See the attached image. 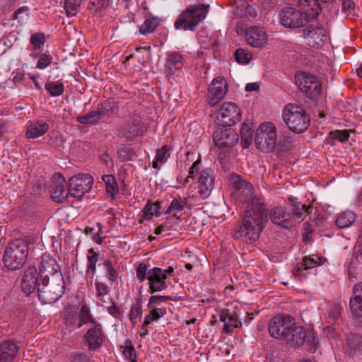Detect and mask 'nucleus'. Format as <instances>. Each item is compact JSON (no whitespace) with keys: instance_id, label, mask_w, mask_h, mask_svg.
Returning <instances> with one entry per match:
<instances>
[{"instance_id":"f257e3e1","label":"nucleus","mask_w":362,"mask_h":362,"mask_svg":"<svg viewBox=\"0 0 362 362\" xmlns=\"http://www.w3.org/2000/svg\"><path fill=\"white\" fill-rule=\"evenodd\" d=\"M267 212L264 202L255 201L250 207L245 208L242 224L235 232V237H243L255 241L259 237L267 222Z\"/></svg>"},{"instance_id":"f03ea898","label":"nucleus","mask_w":362,"mask_h":362,"mask_svg":"<svg viewBox=\"0 0 362 362\" xmlns=\"http://www.w3.org/2000/svg\"><path fill=\"white\" fill-rule=\"evenodd\" d=\"M313 209L311 204L306 206L289 198L285 206H275L270 210L269 218L274 224L288 228L295 224L296 220L301 218L304 214H310Z\"/></svg>"},{"instance_id":"7ed1b4c3","label":"nucleus","mask_w":362,"mask_h":362,"mask_svg":"<svg viewBox=\"0 0 362 362\" xmlns=\"http://www.w3.org/2000/svg\"><path fill=\"white\" fill-rule=\"evenodd\" d=\"M29 252V243L25 238H16L6 247L3 263L7 269L15 271L26 262Z\"/></svg>"},{"instance_id":"20e7f679","label":"nucleus","mask_w":362,"mask_h":362,"mask_svg":"<svg viewBox=\"0 0 362 362\" xmlns=\"http://www.w3.org/2000/svg\"><path fill=\"white\" fill-rule=\"evenodd\" d=\"M282 117L288 128L296 134L305 132L310 125L309 114L297 104H287L283 109Z\"/></svg>"},{"instance_id":"39448f33","label":"nucleus","mask_w":362,"mask_h":362,"mask_svg":"<svg viewBox=\"0 0 362 362\" xmlns=\"http://www.w3.org/2000/svg\"><path fill=\"white\" fill-rule=\"evenodd\" d=\"M209 5H189L180 13L174 23L176 30L194 31L198 25L204 20L209 12Z\"/></svg>"},{"instance_id":"423d86ee","label":"nucleus","mask_w":362,"mask_h":362,"mask_svg":"<svg viewBox=\"0 0 362 362\" xmlns=\"http://www.w3.org/2000/svg\"><path fill=\"white\" fill-rule=\"evenodd\" d=\"M65 283L64 277L40 279L37 287L39 300L43 304L57 302L64 293Z\"/></svg>"},{"instance_id":"0eeeda50","label":"nucleus","mask_w":362,"mask_h":362,"mask_svg":"<svg viewBox=\"0 0 362 362\" xmlns=\"http://www.w3.org/2000/svg\"><path fill=\"white\" fill-rule=\"evenodd\" d=\"M285 339L288 344L293 347H299L306 344L310 352L314 353L318 348V339L314 332L306 331L303 327L296 323L289 329Z\"/></svg>"},{"instance_id":"6e6552de","label":"nucleus","mask_w":362,"mask_h":362,"mask_svg":"<svg viewBox=\"0 0 362 362\" xmlns=\"http://www.w3.org/2000/svg\"><path fill=\"white\" fill-rule=\"evenodd\" d=\"M277 141L276 126L271 122L262 123L256 130L255 142L257 148L262 152L269 153L274 150Z\"/></svg>"},{"instance_id":"1a4fd4ad","label":"nucleus","mask_w":362,"mask_h":362,"mask_svg":"<svg viewBox=\"0 0 362 362\" xmlns=\"http://www.w3.org/2000/svg\"><path fill=\"white\" fill-rule=\"evenodd\" d=\"M231 185L233 188V197L236 200L246 204V207H250L256 200L263 202L261 197H257L253 194V187L249 182L242 179L238 175L232 176Z\"/></svg>"},{"instance_id":"9d476101","label":"nucleus","mask_w":362,"mask_h":362,"mask_svg":"<svg viewBox=\"0 0 362 362\" xmlns=\"http://www.w3.org/2000/svg\"><path fill=\"white\" fill-rule=\"evenodd\" d=\"M296 83L299 90L308 98L315 100L321 93V84L317 78L305 72L298 74L296 76Z\"/></svg>"},{"instance_id":"9b49d317","label":"nucleus","mask_w":362,"mask_h":362,"mask_svg":"<svg viewBox=\"0 0 362 362\" xmlns=\"http://www.w3.org/2000/svg\"><path fill=\"white\" fill-rule=\"evenodd\" d=\"M295 323L294 318L289 315H277L269 322V332L275 339H284Z\"/></svg>"},{"instance_id":"f8f14e48","label":"nucleus","mask_w":362,"mask_h":362,"mask_svg":"<svg viewBox=\"0 0 362 362\" xmlns=\"http://www.w3.org/2000/svg\"><path fill=\"white\" fill-rule=\"evenodd\" d=\"M281 25L288 28H298L307 23L306 16L299 10L293 7L284 8L279 13Z\"/></svg>"},{"instance_id":"ddd939ff","label":"nucleus","mask_w":362,"mask_h":362,"mask_svg":"<svg viewBox=\"0 0 362 362\" xmlns=\"http://www.w3.org/2000/svg\"><path fill=\"white\" fill-rule=\"evenodd\" d=\"M93 179L89 174H79L69 179V193L71 197L80 199L90 190Z\"/></svg>"},{"instance_id":"4468645a","label":"nucleus","mask_w":362,"mask_h":362,"mask_svg":"<svg viewBox=\"0 0 362 362\" xmlns=\"http://www.w3.org/2000/svg\"><path fill=\"white\" fill-rule=\"evenodd\" d=\"M228 88L227 81L223 77L218 76L211 81L208 88V102L210 106H215L223 99Z\"/></svg>"},{"instance_id":"2eb2a0df","label":"nucleus","mask_w":362,"mask_h":362,"mask_svg":"<svg viewBox=\"0 0 362 362\" xmlns=\"http://www.w3.org/2000/svg\"><path fill=\"white\" fill-rule=\"evenodd\" d=\"M38 272L40 279L56 278L57 275L63 277L60 267L57 260L52 258L50 255L45 253L41 256V262L39 266Z\"/></svg>"},{"instance_id":"dca6fc26","label":"nucleus","mask_w":362,"mask_h":362,"mask_svg":"<svg viewBox=\"0 0 362 362\" xmlns=\"http://www.w3.org/2000/svg\"><path fill=\"white\" fill-rule=\"evenodd\" d=\"M40 274L35 267H29L20 278L21 288L23 293L29 296L37 289Z\"/></svg>"},{"instance_id":"f3484780","label":"nucleus","mask_w":362,"mask_h":362,"mask_svg":"<svg viewBox=\"0 0 362 362\" xmlns=\"http://www.w3.org/2000/svg\"><path fill=\"white\" fill-rule=\"evenodd\" d=\"M304 33L308 45L313 47H321L329 40L328 30L321 26L310 25Z\"/></svg>"},{"instance_id":"a211bd4d","label":"nucleus","mask_w":362,"mask_h":362,"mask_svg":"<svg viewBox=\"0 0 362 362\" xmlns=\"http://www.w3.org/2000/svg\"><path fill=\"white\" fill-rule=\"evenodd\" d=\"M221 120L226 126L231 127L241 119L239 107L234 103H224L218 111Z\"/></svg>"},{"instance_id":"6ab92c4d","label":"nucleus","mask_w":362,"mask_h":362,"mask_svg":"<svg viewBox=\"0 0 362 362\" xmlns=\"http://www.w3.org/2000/svg\"><path fill=\"white\" fill-rule=\"evenodd\" d=\"M213 139L215 145L219 148L230 147L237 144L238 135L232 128L221 127L214 132Z\"/></svg>"},{"instance_id":"aec40b11","label":"nucleus","mask_w":362,"mask_h":362,"mask_svg":"<svg viewBox=\"0 0 362 362\" xmlns=\"http://www.w3.org/2000/svg\"><path fill=\"white\" fill-rule=\"evenodd\" d=\"M64 177L61 175L55 174L52 184L50 185V193L52 199L56 202H64L69 193V187Z\"/></svg>"},{"instance_id":"412c9836","label":"nucleus","mask_w":362,"mask_h":362,"mask_svg":"<svg viewBox=\"0 0 362 362\" xmlns=\"http://www.w3.org/2000/svg\"><path fill=\"white\" fill-rule=\"evenodd\" d=\"M214 186V177L213 170L205 168L200 172L198 178V194L204 199L209 197Z\"/></svg>"},{"instance_id":"4be33fe9","label":"nucleus","mask_w":362,"mask_h":362,"mask_svg":"<svg viewBox=\"0 0 362 362\" xmlns=\"http://www.w3.org/2000/svg\"><path fill=\"white\" fill-rule=\"evenodd\" d=\"M84 340L89 349L97 350L99 349L105 340V334L101 324L97 322L93 325V327L88 329L84 335Z\"/></svg>"},{"instance_id":"5701e85b","label":"nucleus","mask_w":362,"mask_h":362,"mask_svg":"<svg viewBox=\"0 0 362 362\" xmlns=\"http://www.w3.org/2000/svg\"><path fill=\"white\" fill-rule=\"evenodd\" d=\"M245 38L251 47L260 48L267 44L268 35L264 28L252 26L246 30Z\"/></svg>"},{"instance_id":"b1692460","label":"nucleus","mask_w":362,"mask_h":362,"mask_svg":"<svg viewBox=\"0 0 362 362\" xmlns=\"http://www.w3.org/2000/svg\"><path fill=\"white\" fill-rule=\"evenodd\" d=\"M165 280V276L163 274V269L161 268L153 267L148 269L149 292L153 293L165 290L168 288Z\"/></svg>"},{"instance_id":"393cba45","label":"nucleus","mask_w":362,"mask_h":362,"mask_svg":"<svg viewBox=\"0 0 362 362\" xmlns=\"http://www.w3.org/2000/svg\"><path fill=\"white\" fill-rule=\"evenodd\" d=\"M19 351V346L14 340H6L0 344V362H11Z\"/></svg>"},{"instance_id":"a878e982","label":"nucleus","mask_w":362,"mask_h":362,"mask_svg":"<svg viewBox=\"0 0 362 362\" xmlns=\"http://www.w3.org/2000/svg\"><path fill=\"white\" fill-rule=\"evenodd\" d=\"M351 313L357 317L362 318V283H358L353 288V296L349 300Z\"/></svg>"},{"instance_id":"bb28decb","label":"nucleus","mask_w":362,"mask_h":362,"mask_svg":"<svg viewBox=\"0 0 362 362\" xmlns=\"http://www.w3.org/2000/svg\"><path fill=\"white\" fill-rule=\"evenodd\" d=\"M219 319L224 322L223 331L226 333H231L233 329L241 325L238 320L236 311L230 310L228 308L223 309L219 314Z\"/></svg>"},{"instance_id":"cd10ccee","label":"nucleus","mask_w":362,"mask_h":362,"mask_svg":"<svg viewBox=\"0 0 362 362\" xmlns=\"http://www.w3.org/2000/svg\"><path fill=\"white\" fill-rule=\"evenodd\" d=\"M184 65L182 55L177 52H169L165 62V74L173 76L177 71L182 69Z\"/></svg>"},{"instance_id":"c85d7f7f","label":"nucleus","mask_w":362,"mask_h":362,"mask_svg":"<svg viewBox=\"0 0 362 362\" xmlns=\"http://www.w3.org/2000/svg\"><path fill=\"white\" fill-rule=\"evenodd\" d=\"M344 349L351 357L362 355V336L349 334Z\"/></svg>"},{"instance_id":"c756f323","label":"nucleus","mask_w":362,"mask_h":362,"mask_svg":"<svg viewBox=\"0 0 362 362\" xmlns=\"http://www.w3.org/2000/svg\"><path fill=\"white\" fill-rule=\"evenodd\" d=\"M49 129V125L42 120L30 122L26 129V137L28 139H36L47 133Z\"/></svg>"},{"instance_id":"7c9ffc66","label":"nucleus","mask_w":362,"mask_h":362,"mask_svg":"<svg viewBox=\"0 0 362 362\" xmlns=\"http://www.w3.org/2000/svg\"><path fill=\"white\" fill-rule=\"evenodd\" d=\"M64 323L68 327L78 329L83 326V322H80V317L75 307L67 306L65 308Z\"/></svg>"},{"instance_id":"2f4dec72","label":"nucleus","mask_w":362,"mask_h":362,"mask_svg":"<svg viewBox=\"0 0 362 362\" xmlns=\"http://www.w3.org/2000/svg\"><path fill=\"white\" fill-rule=\"evenodd\" d=\"M162 202L156 201L153 203L148 200L142 210V218L145 220H151L154 216L158 217L160 215V209Z\"/></svg>"},{"instance_id":"473e14b6","label":"nucleus","mask_w":362,"mask_h":362,"mask_svg":"<svg viewBox=\"0 0 362 362\" xmlns=\"http://www.w3.org/2000/svg\"><path fill=\"white\" fill-rule=\"evenodd\" d=\"M356 216L351 211H346L341 213L335 221L336 225L340 228H348L351 226L356 220Z\"/></svg>"},{"instance_id":"72a5a7b5","label":"nucleus","mask_w":362,"mask_h":362,"mask_svg":"<svg viewBox=\"0 0 362 362\" xmlns=\"http://www.w3.org/2000/svg\"><path fill=\"white\" fill-rule=\"evenodd\" d=\"M185 209V203L180 199H173L164 214H172L173 218L180 219L182 215V211Z\"/></svg>"},{"instance_id":"f704fd0d","label":"nucleus","mask_w":362,"mask_h":362,"mask_svg":"<svg viewBox=\"0 0 362 362\" xmlns=\"http://www.w3.org/2000/svg\"><path fill=\"white\" fill-rule=\"evenodd\" d=\"M349 136V131L346 129L331 131L325 141L327 144L334 145L336 141H339L340 142H345L348 141Z\"/></svg>"},{"instance_id":"c9c22d12","label":"nucleus","mask_w":362,"mask_h":362,"mask_svg":"<svg viewBox=\"0 0 362 362\" xmlns=\"http://www.w3.org/2000/svg\"><path fill=\"white\" fill-rule=\"evenodd\" d=\"M303 11L305 16L310 18H316L321 13L322 8L318 0H310L308 4L303 6Z\"/></svg>"},{"instance_id":"e433bc0d","label":"nucleus","mask_w":362,"mask_h":362,"mask_svg":"<svg viewBox=\"0 0 362 362\" xmlns=\"http://www.w3.org/2000/svg\"><path fill=\"white\" fill-rule=\"evenodd\" d=\"M103 113L99 110H93L86 115L78 116L76 121L83 124H95L101 119Z\"/></svg>"},{"instance_id":"4c0bfd02","label":"nucleus","mask_w":362,"mask_h":362,"mask_svg":"<svg viewBox=\"0 0 362 362\" xmlns=\"http://www.w3.org/2000/svg\"><path fill=\"white\" fill-rule=\"evenodd\" d=\"M325 261L326 259L322 257H319L317 255H312L303 258L302 267H303V269L306 270L322 265L325 262Z\"/></svg>"},{"instance_id":"58836bf2","label":"nucleus","mask_w":362,"mask_h":362,"mask_svg":"<svg viewBox=\"0 0 362 362\" xmlns=\"http://www.w3.org/2000/svg\"><path fill=\"white\" fill-rule=\"evenodd\" d=\"M120 134L126 141H131L139 134V127L137 124H127L121 128Z\"/></svg>"},{"instance_id":"ea45409f","label":"nucleus","mask_w":362,"mask_h":362,"mask_svg":"<svg viewBox=\"0 0 362 362\" xmlns=\"http://www.w3.org/2000/svg\"><path fill=\"white\" fill-rule=\"evenodd\" d=\"M105 184L106 191L113 197L119 192L117 182L114 175H104L102 177Z\"/></svg>"},{"instance_id":"a19ab883","label":"nucleus","mask_w":362,"mask_h":362,"mask_svg":"<svg viewBox=\"0 0 362 362\" xmlns=\"http://www.w3.org/2000/svg\"><path fill=\"white\" fill-rule=\"evenodd\" d=\"M45 90L52 96H59L64 91V86L62 83H56L54 81H49L45 84Z\"/></svg>"},{"instance_id":"79ce46f5","label":"nucleus","mask_w":362,"mask_h":362,"mask_svg":"<svg viewBox=\"0 0 362 362\" xmlns=\"http://www.w3.org/2000/svg\"><path fill=\"white\" fill-rule=\"evenodd\" d=\"M88 271L90 272L92 275L96 273V264L98 259V254L93 248L88 250Z\"/></svg>"},{"instance_id":"37998d69","label":"nucleus","mask_w":362,"mask_h":362,"mask_svg":"<svg viewBox=\"0 0 362 362\" xmlns=\"http://www.w3.org/2000/svg\"><path fill=\"white\" fill-rule=\"evenodd\" d=\"M108 6V0H90L88 8L93 14H97Z\"/></svg>"},{"instance_id":"c03bdc74","label":"nucleus","mask_w":362,"mask_h":362,"mask_svg":"<svg viewBox=\"0 0 362 362\" xmlns=\"http://www.w3.org/2000/svg\"><path fill=\"white\" fill-rule=\"evenodd\" d=\"M78 317H80V322H83V325L87 323H90L92 325L97 323L92 317L90 309L86 305L81 306Z\"/></svg>"},{"instance_id":"a18cd8bd","label":"nucleus","mask_w":362,"mask_h":362,"mask_svg":"<svg viewBox=\"0 0 362 362\" xmlns=\"http://www.w3.org/2000/svg\"><path fill=\"white\" fill-rule=\"evenodd\" d=\"M158 25V22L156 18L146 19L140 26L139 32L143 35H147L153 32Z\"/></svg>"},{"instance_id":"49530a36","label":"nucleus","mask_w":362,"mask_h":362,"mask_svg":"<svg viewBox=\"0 0 362 362\" xmlns=\"http://www.w3.org/2000/svg\"><path fill=\"white\" fill-rule=\"evenodd\" d=\"M241 139L245 142V144L247 146L250 145L252 140L253 130L248 124L244 122L240 129Z\"/></svg>"},{"instance_id":"de8ad7c7","label":"nucleus","mask_w":362,"mask_h":362,"mask_svg":"<svg viewBox=\"0 0 362 362\" xmlns=\"http://www.w3.org/2000/svg\"><path fill=\"white\" fill-rule=\"evenodd\" d=\"M82 0H65L64 8L68 16H75L81 6Z\"/></svg>"},{"instance_id":"09e8293b","label":"nucleus","mask_w":362,"mask_h":362,"mask_svg":"<svg viewBox=\"0 0 362 362\" xmlns=\"http://www.w3.org/2000/svg\"><path fill=\"white\" fill-rule=\"evenodd\" d=\"M105 272L107 273V278L111 282H114L118 277V272L115 267L112 261L107 259L103 262Z\"/></svg>"},{"instance_id":"8fccbe9b","label":"nucleus","mask_w":362,"mask_h":362,"mask_svg":"<svg viewBox=\"0 0 362 362\" xmlns=\"http://www.w3.org/2000/svg\"><path fill=\"white\" fill-rule=\"evenodd\" d=\"M46 41L45 35L43 33L39 32L31 35L30 42L33 46L34 50L40 49Z\"/></svg>"},{"instance_id":"3c124183","label":"nucleus","mask_w":362,"mask_h":362,"mask_svg":"<svg viewBox=\"0 0 362 362\" xmlns=\"http://www.w3.org/2000/svg\"><path fill=\"white\" fill-rule=\"evenodd\" d=\"M142 301L141 300H138L135 305H133L130 313H129V320L133 325L136 324V320L137 317H141L142 315Z\"/></svg>"},{"instance_id":"603ef678","label":"nucleus","mask_w":362,"mask_h":362,"mask_svg":"<svg viewBox=\"0 0 362 362\" xmlns=\"http://www.w3.org/2000/svg\"><path fill=\"white\" fill-rule=\"evenodd\" d=\"M236 61L240 64H247L252 58V54L247 50L239 48L235 52Z\"/></svg>"},{"instance_id":"864d4df0","label":"nucleus","mask_w":362,"mask_h":362,"mask_svg":"<svg viewBox=\"0 0 362 362\" xmlns=\"http://www.w3.org/2000/svg\"><path fill=\"white\" fill-rule=\"evenodd\" d=\"M95 288L97 291V296L103 303H108L105 297L108 296V288L105 283L96 282Z\"/></svg>"},{"instance_id":"5fc2aeb1","label":"nucleus","mask_w":362,"mask_h":362,"mask_svg":"<svg viewBox=\"0 0 362 362\" xmlns=\"http://www.w3.org/2000/svg\"><path fill=\"white\" fill-rule=\"evenodd\" d=\"M91 354L84 352H73L70 355V362H90Z\"/></svg>"},{"instance_id":"6e6d98bb","label":"nucleus","mask_w":362,"mask_h":362,"mask_svg":"<svg viewBox=\"0 0 362 362\" xmlns=\"http://www.w3.org/2000/svg\"><path fill=\"white\" fill-rule=\"evenodd\" d=\"M52 61V57L50 55L45 53L40 54L36 67L39 69H45L51 64Z\"/></svg>"},{"instance_id":"4d7b16f0","label":"nucleus","mask_w":362,"mask_h":362,"mask_svg":"<svg viewBox=\"0 0 362 362\" xmlns=\"http://www.w3.org/2000/svg\"><path fill=\"white\" fill-rule=\"evenodd\" d=\"M341 2L342 11L346 15L353 14L356 13V7L353 0H339Z\"/></svg>"},{"instance_id":"13d9d810","label":"nucleus","mask_w":362,"mask_h":362,"mask_svg":"<svg viewBox=\"0 0 362 362\" xmlns=\"http://www.w3.org/2000/svg\"><path fill=\"white\" fill-rule=\"evenodd\" d=\"M107 303H110L111 305L107 306L106 309L110 315L117 318L122 315V311L117 306L116 303L110 296L107 298Z\"/></svg>"},{"instance_id":"bf43d9fd","label":"nucleus","mask_w":362,"mask_h":362,"mask_svg":"<svg viewBox=\"0 0 362 362\" xmlns=\"http://www.w3.org/2000/svg\"><path fill=\"white\" fill-rule=\"evenodd\" d=\"M148 270L147 266L144 263H141L136 268V277L141 281L148 279Z\"/></svg>"},{"instance_id":"052dcab7","label":"nucleus","mask_w":362,"mask_h":362,"mask_svg":"<svg viewBox=\"0 0 362 362\" xmlns=\"http://www.w3.org/2000/svg\"><path fill=\"white\" fill-rule=\"evenodd\" d=\"M167 300H173V298L168 296L154 295L150 297L148 307L152 308L153 304H159L161 302H166Z\"/></svg>"},{"instance_id":"680f3d73","label":"nucleus","mask_w":362,"mask_h":362,"mask_svg":"<svg viewBox=\"0 0 362 362\" xmlns=\"http://www.w3.org/2000/svg\"><path fill=\"white\" fill-rule=\"evenodd\" d=\"M151 310L149 312L152 319L154 321L159 320L160 317H163L166 314V308H156L152 306Z\"/></svg>"},{"instance_id":"e2e57ef3","label":"nucleus","mask_w":362,"mask_h":362,"mask_svg":"<svg viewBox=\"0 0 362 362\" xmlns=\"http://www.w3.org/2000/svg\"><path fill=\"white\" fill-rule=\"evenodd\" d=\"M201 164V160L198 159L189 168V175L186 177L185 180V183H187L189 181V179H193L194 176L197 174L199 170V165Z\"/></svg>"},{"instance_id":"0e129e2a","label":"nucleus","mask_w":362,"mask_h":362,"mask_svg":"<svg viewBox=\"0 0 362 362\" xmlns=\"http://www.w3.org/2000/svg\"><path fill=\"white\" fill-rule=\"evenodd\" d=\"M154 320L152 319V317L151 316L150 313L145 316L144 322L141 325V329H145V332H141L139 335L141 337H144L148 334V331L147 329V327L149 324H151Z\"/></svg>"},{"instance_id":"69168bd1","label":"nucleus","mask_w":362,"mask_h":362,"mask_svg":"<svg viewBox=\"0 0 362 362\" xmlns=\"http://www.w3.org/2000/svg\"><path fill=\"white\" fill-rule=\"evenodd\" d=\"M168 153L167 146H163L156 151V159L159 163H164L166 160V154Z\"/></svg>"},{"instance_id":"338daca9","label":"nucleus","mask_w":362,"mask_h":362,"mask_svg":"<svg viewBox=\"0 0 362 362\" xmlns=\"http://www.w3.org/2000/svg\"><path fill=\"white\" fill-rule=\"evenodd\" d=\"M240 15L241 16L243 15H244V16H246V18L248 20H252V19H254L255 18L256 13H255V9L253 8L252 6H251L250 5H246L245 7V13H244V14L240 13Z\"/></svg>"},{"instance_id":"774afa93","label":"nucleus","mask_w":362,"mask_h":362,"mask_svg":"<svg viewBox=\"0 0 362 362\" xmlns=\"http://www.w3.org/2000/svg\"><path fill=\"white\" fill-rule=\"evenodd\" d=\"M353 257L358 263L362 264V247L361 245L354 247Z\"/></svg>"}]
</instances>
